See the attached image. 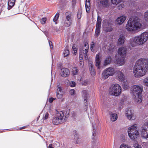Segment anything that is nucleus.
<instances>
[{
    "label": "nucleus",
    "instance_id": "19",
    "mask_svg": "<svg viewBox=\"0 0 148 148\" xmlns=\"http://www.w3.org/2000/svg\"><path fill=\"white\" fill-rule=\"evenodd\" d=\"M116 77L120 82H123L125 80V76L124 74L120 71H117Z\"/></svg>",
    "mask_w": 148,
    "mask_h": 148
},
{
    "label": "nucleus",
    "instance_id": "22",
    "mask_svg": "<svg viewBox=\"0 0 148 148\" xmlns=\"http://www.w3.org/2000/svg\"><path fill=\"white\" fill-rule=\"evenodd\" d=\"M65 16L64 19L72 23L73 17L72 14L71 13L66 12L65 13Z\"/></svg>",
    "mask_w": 148,
    "mask_h": 148
},
{
    "label": "nucleus",
    "instance_id": "5",
    "mask_svg": "<svg viewBox=\"0 0 148 148\" xmlns=\"http://www.w3.org/2000/svg\"><path fill=\"white\" fill-rule=\"evenodd\" d=\"M127 49L123 47L119 48L118 49V53L120 56V57L117 58L116 56V63L118 66H122L124 64L125 60V57L126 54Z\"/></svg>",
    "mask_w": 148,
    "mask_h": 148
},
{
    "label": "nucleus",
    "instance_id": "56",
    "mask_svg": "<svg viewBox=\"0 0 148 148\" xmlns=\"http://www.w3.org/2000/svg\"><path fill=\"white\" fill-rule=\"evenodd\" d=\"M124 99H121L120 102V103H120L121 105H123V104L124 103Z\"/></svg>",
    "mask_w": 148,
    "mask_h": 148
},
{
    "label": "nucleus",
    "instance_id": "54",
    "mask_svg": "<svg viewBox=\"0 0 148 148\" xmlns=\"http://www.w3.org/2000/svg\"><path fill=\"white\" fill-rule=\"evenodd\" d=\"M74 143L76 144H79L81 143L80 139H74Z\"/></svg>",
    "mask_w": 148,
    "mask_h": 148
},
{
    "label": "nucleus",
    "instance_id": "49",
    "mask_svg": "<svg viewBox=\"0 0 148 148\" xmlns=\"http://www.w3.org/2000/svg\"><path fill=\"white\" fill-rule=\"evenodd\" d=\"M46 21V18H42L40 21V22L42 24H44Z\"/></svg>",
    "mask_w": 148,
    "mask_h": 148
},
{
    "label": "nucleus",
    "instance_id": "14",
    "mask_svg": "<svg viewBox=\"0 0 148 148\" xmlns=\"http://www.w3.org/2000/svg\"><path fill=\"white\" fill-rule=\"evenodd\" d=\"M125 114L127 119L129 120L131 119H134V114L133 111L130 108H128L125 109Z\"/></svg>",
    "mask_w": 148,
    "mask_h": 148
},
{
    "label": "nucleus",
    "instance_id": "43",
    "mask_svg": "<svg viewBox=\"0 0 148 148\" xmlns=\"http://www.w3.org/2000/svg\"><path fill=\"white\" fill-rule=\"evenodd\" d=\"M95 124H92V128H93V132H92V136H95L96 135V130L94 127Z\"/></svg>",
    "mask_w": 148,
    "mask_h": 148
},
{
    "label": "nucleus",
    "instance_id": "2",
    "mask_svg": "<svg viewBox=\"0 0 148 148\" xmlns=\"http://www.w3.org/2000/svg\"><path fill=\"white\" fill-rule=\"evenodd\" d=\"M143 58L137 60L133 68V73L135 77H138L144 76L147 71L144 64Z\"/></svg>",
    "mask_w": 148,
    "mask_h": 148
},
{
    "label": "nucleus",
    "instance_id": "32",
    "mask_svg": "<svg viewBox=\"0 0 148 148\" xmlns=\"http://www.w3.org/2000/svg\"><path fill=\"white\" fill-rule=\"evenodd\" d=\"M69 51L68 49L66 48L63 52V54L64 57H67V56L69 55Z\"/></svg>",
    "mask_w": 148,
    "mask_h": 148
},
{
    "label": "nucleus",
    "instance_id": "58",
    "mask_svg": "<svg viewBox=\"0 0 148 148\" xmlns=\"http://www.w3.org/2000/svg\"><path fill=\"white\" fill-rule=\"evenodd\" d=\"M52 43V42H51V41H49V45L50 46V48L51 49L52 48H53V47L52 46V47H51V44Z\"/></svg>",
    "mask_w": 148,
    "mask_h": 148
},
{
    "label": "nucleus",
    "instance_id": "18",
    "mask_svg": "<svg viewBox=\"0 0 148 148\" xmlns=\"http://www.w3.org/2000/svg\"><path fill=\"white\" fill-rule=\"evenodd\" d=\"M70 72L69 69L66 68H62L61 69V75L63 77H66L68 76Z\"/></svg>",
    "mask_w": 148,
    "mask_h": 148
},
{
    "label": "nucleus",
    "instance_id": "6",
    "mask_svg": "<svg viewBox=\"0 0 148 148\" xmlns=\"http://www.w3.org/2000/svg\"><path fill=\"white\" fill-rule=\"evenodd\" d=\"M128 136L130 139H136L140 136L137 125L134 124L129 127L127 130Z\"/></svg>",
    "mask_w": 148,
    "mask_h": 148
},
{
    "label": "nucleus",
    "instance_id": "25",
    "mask_svg": "<svg viewBox=\"0 0 148 148\" xmlns=\"http://www.w3.org/2000/svg\"><path fill=\"white\" fill-rule=\"evenodd\" d=\"M109 113L110 115V119L113 122L115 121L117 119V115L116 114L113 113L111 112H109Z\"/></svg>",
    "mask_w": 148,
    "mask_h": 148
},
{
    "label": "nucleus",
    "instance_id": "20",
    "mask_svg": "<svg viewBox=\"0 0 148 148\" xmlns=\"http://www.w3.org/2000/svg\"><path fill=\"white\" fill-rule=\"evenodd\" d=\"M126 19V17L122 16L118 17L116 20L115 23L117 25H120L123 23Z\"/></svg>",
    "mask_w": 148,
    "mask_h": 148
},
{
    "label": "nucleus",
    "instance_id": "40",
    "mask_svg": "<svg viewBox=\"0 0 148 148\" xmlns=\"http://www.w3.org/2000/svg\"><path fill=\"white\" fill-rule=\"evenodd\" d=\"M134 147L135 148H142L140 145H139L137 142L135 141L134 144Z\"/></svg>",
    "mask_w": 148,
    "mask_h": 148
},
{
    "label": "nucleus",
    "instance_id": "46",
    "mask_svg": "<svg viewBox=\"0 0 148 148\" xmlns=\"http://www.w3.org/2000/svg\"><path fill=\"white\" fill-rule=\"evenodd\" d=\"M69 93L71 95H74L75 94L74 90L73 89L70 90L69 91Z\"/></svg>",
    "mask_w": 148,
    "mask_h": 148
},
{
    "label": "nucleus",
    "instance_id": "27",
    "mask_svg": "<svg viewBox=\"0 0 148 148\" xmlns=\"http://www.w3.org/2000/svg\"><path fill=\"white\" fill-rule=\"evenodd\" d=\"M16 0H9L8 2V10L11 9L12 7L14 5Z\"/></svg>",
    "mask_w": 148,
    "mask_h": 148
},
{
    "label": "nucleus",
    "instance_id": "35",
    "mask_svg": "<svg viewBox=\"0 0 148 148\" xmlns=\"http://www.w3.org/2000/svg\"><path fill=\"white\" fill-rule=\"evenodd\" d=\"M49 116V114L48 113L46 112L43 114L42 119L43 120H46L48 118Z\"/></svg>",
    "mask_w": 148,
    "mask_h": 148
},
{
    "label": "nucleus",
    "instance_id": "4",
    "mask_svg": "<svg viewBox=\"0 0 148 148\" xmlns=\"http://www.w3.org/2000/svg\"><path fill=\"white\" fill-rule=\"evenodd\" d=\"M66 118L64 113L62 111L56 110L52 120V122L54 125H57L65 122Z\"/></svg>",
    "mask_w": 148,
    "mask_h": 148
},
{
    "label": "nucleus",
    "instance_id": "64",
    "mask_svg": "<svg viewBox=\"0 0 148 148\" xmlns=\"http://www.w3.org/2000/svg\"><path fill=\"white\" fill-rule=\"evenodd\" d=\"M90 1V0H86V1Z\"/></svg>",
    "mask_w": 148,
    "mask_h": 148
},
{
    "label": "nucleus",
    "instance_id": "51",
    "mask_svg": "<svg viewBox=\"0 0 148 148\" xmlns=\"http://www.w3.org/2000/svg\"><path fill=\"white\" fill-rule=\"evenodd\" d=\"M75 83L73 81H71L70 83V86L71 87H74L75 86Z\"/></svg>",
    "mask_w": 148,
    "mask_h": 148
},
{
    "label": "nucleus",
    "instance_id": "52",
    "mask_svg": "<svg viewBox=\"0 0 148 148\" xmlns=\"http://www.w3.org/2000/svg\"><path fill=\"white\" fill-rule=\"evenodd\" d=\"M123 88L125 90L128 89L129 88V86L127 84L125 85V84H123Z\"/></svg>",
    "mask_w": 148,
    "mask_h": 148
},
{
    "label": "nucleus",
    "instance_id": "12",
    "mask_svg": "<svg viewBox=\"0 0 148 148\" xmlns=\"http://www.w3.org/2000/svg\"><path fill=\"white\" fill-rule=\"evenodd\" d=\"M103 22V31L106 32L112 31V28L111 24L106 20H104Z\"/></svg>",
    "mask_w": 148,
    "mask_h": 148
},
{
    "label": "nucleus",
    "instance_id": "48",
    "mask_svg": "<svg viewBox=\"0 0 148 148\" xmlns=\"http://www.w3.org/2000/svg\"><path fill=\"white\" fill-rule=\"evenodd\" d=\"M82 12L80 11H78L77 13V18L78 19H80L81 17Z\"/></svg>",
    "mask_w": 148,
    "mask_h": 148
},
{
    "label": "nucleus",
    "instance_id": "38",
    "mask_svg": "<svg viewBox=\"0 0 148 148\" xmlns=\"http://www.w3.org/2000/svg\"><path fill=\"white\" fill-rule=\"evenodd\" d=\"M120 148H131V147L130 146L125 144H122L120 145Z\"/></svg>",
    "mask_w": 148,
    "mask_h": 148
},
{
    "label": "nucleus",
    "instance_id": "13",
    "mask_svg": "<svg viewBox=\"0 0 148 148\" xmlns=\"http://www.w3.org/2000/svg\"><path fill=\"white\" fill-rule=\"evenodd\" d=\"M82 97L84 99V104L85 106L84 110H87L88 107V103L87 102L88 98V92L86 90H84L82 92Z\"/></svg>",
    "mask_w": 148,
    "mask_h": 148
},
{
    "label": "nucleus",
    "instance_id": "55",
    "mask_svg": "<svg viewBox=\"0 0 148 148\" xmlns=\"http://www.w3.org/2000/svg\"><path fill=\"white\" fill-rule=\"evenodd\" d=\"M54 98L53 97L50 98L49 99V102L50 103H52L54 100Z\"/></svg>",
    "mask_w": 148,
    "mask_h": 148
},
{
    "label": "nucleus",
    "instance_id": "1",
    "mask_svg": "<svg viewBox=\"0 0 148 148\" xmlns=\"http://www.w3.org/2000/svg\"><path fill=\"white\" fill-rule=\"evenodd\" d=\"M139 18L134 16L129 19L125 26L126 29L131 33H135L140 29L142 24L139 21Z\"/></svg>",
    "mask_w": 148,
    "mask_h": 148
},
{
    "label": "nucleus",
    "instance_id": "31",
    "mask_svg": "<svg viewBox=\"0 0 148 148\" xmlns=\"http://www.w3.org/2000/svg\"><path fill=\"white\" fill-rule=\"evenodd\" d=\"M79 70L76 67H74L72 69V73L73 75H75L77 74Z\"/></svg>",
    "mask_w": 148,
    "mask_h": 148
},
{
    "label": "nucleus",
    "instance_id": "15",
    "mask_svg": "<svg viewBox=\"0 0 148 148\" xmlns=\"http://www.w3.org/2000/svg\"><path fill=\"white\" fill-rule=\"evenodd\" d=\"M57 87L58 88L57 90L56 97L58 99H60L63 97L64 92L60 86L58 85Z\"/></svg>",
    "mask_w": 148,
    "mask_h": 148
},
{
    "label": "nucleus",
    "instance_id": "7",
    "mask_svg": "<svg viewBox=\"0 0 148 148\" xmlns=\"http://www.w3.org/2000/svg\"><path fill=\"white\" fill-rule=\"evenodd\" d=\"M121 88L118 84L112 85L110 88L109 94L112 96H118L121 93Z\"/></svg>",
    "mask_w": 148,
    "mask_h": 148
},
{
    "label": "nucleus",
    "instance_id": "60",
    "mask_svg": "<svg viewBox=\"0 0 148 148\" xmlns=\"http://www.w3.org/2000/svg\"><path fill=\"white\" fill-rule=\"evenodd\" d=\"M83 62H81V63H80L79 64L80 65V66H81V67H83Z\"/></svg>",
    "mask_w": 148,
    "mask_h": 148
},
{
    "label": "nucleus",
    "instance_id": "24",
    "mask_svg": "<svg viewBox=\"0 0 148 148\" xmlns=\"http://www.w3.org/2000/svg\"><path fill=\"white\" fill-rule=\"evenodd\" d=\"M89 68L91 75L92 76H94L95 75V71L93 67V66L92 64V62H90L89 65Z\"/></svg>",
    "mask_w": 148,
    "mask_h": 148
},
{
    "label": "nucleus",
    "instance_id": "61",
    "mask_svg": "<svg viewBox=\"0 0 148 148\" xmlns=\"http://www.w3.org/2000/svg\"><path fill=\"white\" fill-rule=\"evenodd\" d=\"M2 1H3V6L5 4H6V3H5V1H4V0Z\"/></svg>",
    "mask_w": 148,
    "mask_h": 148
},
{
    "label": "nucleus",
    "instance_id": "3",
    "mask_svg": "<svg viewBox=\"0 0 148 148\" xmlns=\"http://www.w3.org/2000/svg\"><path fill=\"white\" fill-rule=\"evenodd\" d=\"M143 90V87L141 85H134L131 88V91L133 98L138 103H140L142 101V93Z\"/></svg>",
    "mask_w": 148,
    "mask_h": 148
},
{
    "label": "nucleus",
    "instance_id": "21",
    "mask_svg": "<svg viewBox=\"0 0 148 148\" xmlns=\"http://www.w3.org/2000/svg\"><path fill=\"white\" fill-rule=\"evenodd\" d=\"M101 57L100 56V54L98 53L96 55L95 60V65L97 66L98 69H99L100 64L101 60Z\"/></svg>",
    "mask_w": 148,
    "mask_h": 148
},
{
    "label": "nucleus",
    "instance_id": "37",
    "mask_svg": "<svg viewBox=\"0 0 148 148\" xmlns=\"http://www.w3.org/2000/svg\"><path fill=\"white\" fill-rule=\"evenodd\" d=\"M143 82L144 85L148 87V77H146L144 79Z\"/></svg>",
    "mask_w": 148,
    "mask_h": 148
},
{
    "label": "nucleus",
    "instance_id": "63",
    "mask_svg": "<svg viewBox=\"0 0 148 148\" xmlns=\"http://www.w3.org/2000/svg\"><path fill=\"white\" fill-rule=\"evenodd\" d=\"M54 100H55L56 99V98H54Z\"/></svg>",
    "mask_w": 148,
    "mask_h": 148
},
{
    "label": "nucleus",
    "instance_id": "41",
    "mask_svg": "<svg viewBox=\"0 0 148 148\" xmlns=\"http://www.w3.org/2000/svg\"><path fill=\"white\" fill-rule=\"evenodd\" d=\"M100 32V29H96L95 36V37H97L99 35Z\"/></svg>",
    "mask_w": 148,
    "mask_h": 148
},
{
    "label": "nucleus",
    "instance_id": "9",
    "mask_svg": "<svg viewBox=\"0 0 148 148\" xmlns=\"http://www.w3.org/2000/svg\"><path fill=\"white\" fill-rule=\"evenodd\" d=\"M115 73L114 68L109 67L105 69L102 74V78L105 79L107 78L109 76L113 75Z\"/></svg>",
    "mask_w": 148,
    "mask_h": 148
},
{
    "label": "nucleus",
    "instance_id": "33",
    "mask_svg": "<svg viewBox=\"0 0 148 148\" xmlns=\"http://www.w3.org/2000/svg\"><path fill=\"white\" fill-rule=\"evenodd\" d=\"M122 1V0H111L112 4L116 5L121 2Z\"/></svg>",
    "mask_w": 148,
    "mask_h": 148
},
{
    "label": "nucleus",
    "instance_id": "62",
    "mask_svg": "<svg viewBox=\"0 0 148 148\" xmlns=\"http://www.w3.org/2000/svg\"><path fill=\"white\" fill-rule=\"evenodd\" d=\"M25 128V126H24V127H21V128H20V130H22V129H23L24 128Z\"/></svg>",
    "mask_w": 148,
    "mask_h": 148
},
{
    "label": "nucleus",
    "instance_id": "39",
    "mask_svg": "<svg viewBox=\"0 0 148 148\" xmlns=\"http://www.w3.org/2000/svg\"><path fill=\"white\" fill-rule=\"evenodd\" d=\"M125 4L123 3L119 4L118 6V8L119 10H121L125 7Z\"/></svg>",
    "mask_w": 148,
    "mask_h": 148
},
{
    "label": "nucleus",
    "instance_id": "42",
    "mask_svg": "<svg viewBox=\"0 0 148 148\" xmlns=\"http://www.w3.org/2000/svg\"><path fill=\"white\" fill-rule=\"evenodd\" d=\"M59 14L58 13H57L54 17L53 20L54 22H56L58 19L59 17Z\"/></svg>",
    "mask_w": 148,
    "mask_h": 148
},
{
    "label": "nucleus",
    "instance_id": "17",
    "mask_svg": "<svg viewBox=\"0 0 148 148\" xmlns=\"http://www.w3.org/2000/svg\"><path fill=\"white\" fill-rule=\"evenodd\" d=\"M143 44H144L148 39V32H145L139 35Z\"/></svg>",
    "mask_w": 148,
    "mask_h": 148
},
{
    "label": "nucleus",
    "instance_id": "8",
    "mask_svg": "<svg viewBox=\"0 0 148 148\" xmlns=\"http://www.w3.org/2000/svg\"><path fill=\"white\" fill-rule=\"evenodd\" d=\"M89 45L87 42H86L84 43V46L82 49H80L79 59L80 60H82L84 57L86 60L88 59V56L87 53Z\"/></svg>",
    "mask_w": 148,
    "mask_h": 148
},
{
    "label": "nucleus",
    "instance_id": "26",
    "mask_svg": "<svg viewBox=\"0 0 148 148\" xmlns=\"http://www.w3.org/2000/svg\"><path fill=\"white\" fill-rule=\"evenodd\" d=\"M71 23L64 19L62 23V25L64 27H68L72 24Z\"/></svg>",
    "mask_w": 148,
    "mask_h": 148
},
{
    "label": "nucleus",
    "instance_id": "44",
    "mask_svg": "<svg viewBox=\"0 0 148 148\" xmlns=\"http://www.w3.org/2000/svg\"><path fill=\"white\" fill-rule=\"evenodd\" d=\"M72 49L74 51V53L75 55L77 52V49L75 45H73L72 47Z\"/></svg>",
    "mask_w": 148,
    "mask_h": 148
},
{
    "label": "nucleus",
    "instance_id": "30",
    "mask_svg": "<svg viewBox=\"0 0 148 148\" xmlns=\"http://www.w3.org/2000/svg\"><path fill=\"white\" fill-rule=\"evenodd\" d=\"M111 61V57L110 56H108L105 59L104 62V65L106 66L109 64Z\"/></svg>",
    "mask_w": 148,
    "mask_h": 148
},
{
    "label": "nucleus",
    "instance_id": "16",
    "mask_svg": "<svg viewBox=\"0 0 148 148\" xmlns=\"http://www.w3.org/2000/svg\"><path fill=\"white\" fill-rule=\"evenodd\" d=\"M98 4L104 7H107L109 5L108 0H97Z\"/></svg>",
    "mask_w": 148,
    "mask_h": 148
},
{
    "label": "nucleus",
    "instance_id": "36",
    "mask_svg": "<svg viewBox=\"0 0 148 148\" xmlns=\"http://www.w3.org/2000/svg\"><path fill=\"white\" fill-rule=\"evenodd\" d=\"M144 16L145 20L148 23V10L146 11L144 14Z\"/></svg>",
    "mask_w": 148,
    "mask_h": 148
},
{
    "label": "nucleus",
    "instance_id": "29",
    "mask_svg": "<svg viewBox=\"0 0 148 148\" xmlns=\"http://www.w3.org/2000/svg\"><path fill=\"white\" fill-rule=\"evenodd\" d=\"M143 62L144 63L146 69L148 71V58L146 59L143 58Z\"/></svg>",
    "mask_w": 148,
    "mask_h": 148
},
{
    "label": "nucleus",
    "instance_id": "23",
    "mask_svg": "<svg viewBox=\"0 0 148 148\" xmlns=\"http://www.w3.org/2000/svg\"><path fill=\"white\" fill-rule=\"evenodd\" d=\"M125 40V36L122 35H121L118 41V45H123L124 42Z\"/></svg>",
    "mask_w": 148,
    "mask_h": 148
},
{
    "label": "nucleus",
    "instance_id": "53",
    "mask_svg": "<svg viewBox=\"0 0 148 148\" xmlns=\"http://www.w3.org/2000/svg\"><path fill=\"white\" fill-rule=\"evenodd\" d=\"M101 24L96 23V29H100Z\"/></svg>",
    "mask_w": 148,
    "mask_h": 148
},
{
    "label": "nucleus",
    "instance_id": "47",
    "mask_svg": "<svg viewBox=\"0 0 148 148\" xmlns=\"http://www.w3.org/2000/svg\"><path fill=\"white\" fill-rule=\"evenodd\" d=\"M101 20H102L101 18L99 16H98L97 17V23L101 24Z\"/></svg>",
    "mask_w": 148,
    "mask_h": 148
},
{
    "label": "nucleus",
    "instance_id": "10",
    "mask_svg": "<svg viewBox=\"0 0 148 148\" xmlns=\"http://www.w3.org/2000/svg\"><path fill=\"white\" fill-rule=\"evenodd\" d=\"M139 35L136 36L131 38L130 45L132 47H134L136 45H141L143 44Z\"/></svg>",
    "mask_w": 148,
    "mask_h": 148
},
{
    "label": "nucleus",
    "instance_id": "50",
    "mask_svg": "<svg viewBox=\"0 0 148 148\" xmlns=\"http://www.w3.org/2000/svg\"><path fill=\"white\" fill-rule=\"evenodd\" d=\"M76 3V0H72V5L73 7H74Z\"/></svg>",
    "mask_w": 148,
    "mask_h": 148
},
{
    "label": "nucleus",
    "instance_id": "57",
    "mask_svg": "<svg viewBox=\"0 0 148 148\" xmlns=\"http://www.w3.org/2000/svg\"><path fill=\"white\" fill-rule=\"evenodd\" d=\"M122 105H121L120 103H119L118 106V108L120 109H121L122 107Z\"/></svg>",
    "mask_w": 148,
    "mask_h": 148
},
{
    "label": "nucleus",
    "instance_id": "28",
    "mask_svg": "<svg viewBox=\"0 0 148 148\" xmlns=\"http://www.w3.org/2000/svg\"><path fill=\"white\" fill-rule=\"evenodd\" d=\"M85 6L86 12H89L90 11V1H86L85 3Z\"/></svg>",
    "mask_w": 148,
    "mask_h": 148
},
{
    "label": "nucleus",
    "instance_id": "34",
    "mask_svg": "<svg viewBox=\"0 0 148 148\" xmlns=\"http://www.w3.org/2000/svg\"><path fill=\"white\" fill-rule=\"evenodd\" d=\"M95 115V113H94V110H90V114H89V117L90 118V117L91 119H92L94 117V116Z\"/></svg>",
    "mask_w": 148,
    "mask_h": 148
},
{
    "label": "nucleus",
    "instance_id": "11",
    "mask_svg": "<svg viewBox=\"0 0 148 148\" xmlns=\"http://www.w3.org/2000/svg\"><path fill=\"white\" fill-rule=\"evenodd\" d=\"M144 125L148 126V120L145 121ZM141 134L142 137L145 139H147L148 138V130H147V128L146 127H142Z\"/></svg>",
    "mask_w": 148,
    "mask_h": 148
},
{
    "label": "nucleus",
    "instance_id": "45",
    "mask_svg": "<svg viewBox=\"0 0 148 148\" xmlns=\"http://www.w3.org/2000/svg\"><path fill=\"white\" fill-rule=\"evenodd\" d=\"M90 45H91V46H90L91 50L92 51L94 52V49L93 48L95 46L94 42H92L91 43Z\"/></svg>",
    "mask_w": 148,
    "mask_h": 148
},
{
    "label": "nucleus",
    "instance_id": "59",
    "mask_svg": "<svg viewBox=\"0 0 148 148\" xmlns=\"http://www.w3.org/2000/svg\"><path fill=\"white\" fill-rule=\"evenodd\" d=\"M49 148H53L52 146V144H50L49 146Z\"/></svg>",
    "mask_w": 148,
    "mask_h": 148
}]
</instances>
